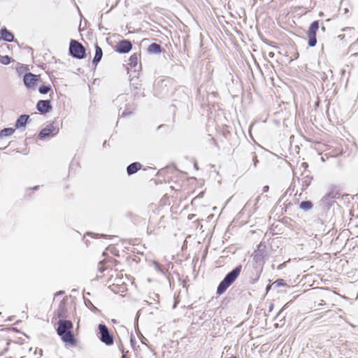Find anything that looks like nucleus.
Masks as SVG:
<instances>
[{
    "instance_id": "15",
    "label": "nucleus",
    "mask_w": 358,
    "mask_h": 358,
    "mask_svg": "<svg viewBox=\"0 0 358 358\" xmlns=\"http://www.w3.org/2000/svg\"><path fill=\"white\" fill-rule=\"evenodd\" d=\"M103 56V52L101 47H99L97 44L95 45V55L92 60V63L96 66L99 62L101 61Z\"/></svg>"
},
{
    "instance_id": "4",
    "label": "nucleus",
    "mask_w": 358,
    "mask_h": 358,
    "mask_svg": "<svg viewBox=\"0 0 358 358\" xmlns=\"http://www.w3.org/2000/svg\"><path fill=\"white\" fill-rule=\"evenodd\" d=\"M99 339L106 345H112L114 343L113 334L109 331L108 328L104 324H99L98 326Z\"/></svg>"
},
{
    "instance_id": "46",
    "label": "nucleus",
    "mask_w": 358,
    "mask_h": 358,
    "mask_svg": "<svg viewBox=\"0 0 358 358\" xmlns=\"http://www.w3.org/2000/svg\"><path fill=\"white\" fill-rule=\"evenodd\" d=\"M326 78H327V76H324V78H322V80H324Z\"/></svg>"
},
{
    "instance_id": "26",
    "label": "nucleus",
    "mask_w": 358,
    "mask_h": 358,
    "mask_svg": "<svg viewBox=\"0 0 358 358\" xmlns=\"http://www.w3.org/2000/svg\"><path fill=\"white\" fill-rule=\"evenodd\" d=\"M153 264H154V266H155V268L159 272H160L162 274H164V271L162 268V266L157 262L156 261H154L153 262Z\"/></svg>"
},
{
    "instance_id": "34",
    "label": "nucleus",
    "mask_w": 358,
    "mask_h": 358,
    "mask_svg": "<svg viewBox=\"0 0 358 358\" xmlns=\"http://www.w3.org/2000/svg\"><path fill=\"white\" fill-rule=\"evenodd\" d=\"M259 277V275L257 276V278H256L253 279V280L251 281V282H252V284L255 283V282L257 281V280H258Z\"/></svg>"
},
{
    "instance_id": "8",
    "label": "nucleus",
    "mask_w": 358,
    "mask_h": 358,
    "mask_svg": "<svg viewBox=\"0 0 358 358\" xmlns=\"http://www.w3.org/2000/svg\"><path fill=\"white\" fill-rule=\"evenodd\" d=\"M338 196V191L332 189L322 197V202L324 206H325L327 208H330L334 203V199Z\"/></svg>"
},
{
    "instance_id": "12",
    "label": "nucleus",
    "mask_w": 358,
    "mask_h": 358,
    "mask_svg": "<svg viewBox=\"0 0 358 358\" xmlns=\"http://www.w3.org/2000/svg\"><path fill=\"white\" fill-rule=\"evenodd\" d=\"M1 39L6 42H13L14 41L13 34L8 31L6 27H3L1 31Z\"/></svg>"
},
{
    "instance_id": "47",
    "label": "nucleus",
    "mask_w": 358,
    "mask_h": 358,
    "mask_svg": "<svg viewBox=\"0 0 358 358\" xmlns=\"http://www.w3.org/2000/svg\"><path fill=\"white\" fill-rule=\"evenodd\" d=\"M122 97H121V96H118V100L122 99Z\"/></svg>"
},
{
    "instance_id": "44",
    "label": "nucleus",
    "mask_w": 358,
    "mask_h": 358,
    "mask_svg": "<svg viewBox=\"0 0 358 358\" xmlns=\"http://www.w3.org/2000/svg\"><path fill=\"white\" fill-rule=\"evenodd\" d=\"M194 166H195V168H196V169H199V168H198V166H197V164H194Z\"/></svg>"
},
{
    "instance_id": "37",
    "label": "nucleus",
    "mask_w": 358,
    "mask_h": 358,
    "mask_svg": "<svg viewBox=\"0 0 358 358\" xmlns=\"http://www.w3.org/2000/svg\"><path fill=\"white\" fill-rule=\"evenodd\" d=\"M351 29H352L351 27H346V28L343 29V31H347V30H351Z\"/></svg>"
},
{
    "instance_id": "19",
    "label": "nucleus",
    "mask_w": 358,
    "mask_h": 358,
    "mask_svg": "<svg viewBox=\"0 0 358 358\" xmlns=\"http://www.w3.org/2000/svg\"><path fill=\"white\" fill-rule=\"evenodd\" d=\"M313 207V203L311 201L306 200L303 201L299 204V208L303 211H308Z\"/></svg>"
},
{
    "instance_id": "14",
    "label": "nucleus",
    "mask_w": 358,
    "mask_h": 358,
    "mask_svg": "<svg viewBox=\"0 0 358 358\" xmlns=\"http://www.w3.org/2000/svg\"><path fill=\"white\" fill-rule=\"evenodd\" d=\"M301 176V190L304 191L310 185L313 177L310 175H304V173H302Z\"/></svg>"
},
{
    "instance_id": "27",
    "label": "nucleus",
    "mask_w": 358,
    "mask_h": 358,
    "mask_svg": "<svg viewBox=\"0 0 358 358\" xmlns=\"http://www.w3.org/2000/svg\"><path fill=\"white\" fill-rule=\"evenodd\" d=\"M119 348L122 354V358H127L126 356V353H127L128 351H127V352L124 351V349L122 344L120 345H119Z\"/></svg>"
},
{
    "instance_id": "11",
    "label": "nucleus",
    "mask_w": 358,
    "mask_h": 358,
    "mask_svg": "<svg viewBox=\"0 0 358 358\" xmlns=\"http://www.w3.org/2000/svg\"><path fill=\"white\" fill-rule=\"evenodd\" d=\"M37 110L41 113L45 114L52 110V105L50 100H40L36 104Z\"/></svg>"
},
{
    "instance_id": "1",
    "label": "nucleus",
    "mask_w": 358,
    "mask_h": 358,
    "mask_svg": "<svg viewBox=\"0 0 358 358\" xmlns=\"http://www.w3.org/2000/svg\"><path fill=\"white\" fill-rule=\"evenodd\" d=\"M57 333L64 343H69L72 346L76 345V339L74 338L71 329L73 323L68 320H59L57 322Z\"/></svg>"
},
{
    "instance_id": "17",
    "label": "nucleus",
    "mask_w": 358,
    "mask_h": 358,
    "mask_svg": "<svg viewBox=\"0 0 358 358\" xmlns=\"http://www.w3.org/2000/svg\"><path fill=\"white\" fill-rule=\"evenodd\" d=\"M148 51L149 53L159 54L162 52V47L157 43H152L148 46Z\"/></svg>"
},
{
    "instance_id": "13",
    "label": "nucleus",
    "mask_w": 358,
    "mask_h": 358,
    "mask_svg": "<svg viewBox=\"0 0 358 358\" xmlns=\"http://www.w3.org/2000/svg\"><path fill=\"white\" fill-rule=\"evenodd\" d=\"M142 167V165L139 162H133L127 167V173L129 176L136 173Z\"/></svg>"
},
{
    "instance_id": "42",
    "label": "nucleus",
    "mask_w": 358,
    "mask_h": 358,
    "mask_svg": "<svg viewBox=\"0 0 358 358\" xmlns=\"http://www.w3.org/2000/svg\"><path fill=\"white\" fill-rule=\"evenodd\" d=\"M323 15H324V13H323L322 12H320V13H319V16H320V17H322V16H323Z\"/></svg>"
},
{
    "instance_id": "25",
    "label": "nucleus",
    "mask_w": 358,
    "mask_h": 358,
    "mask_svg": "<svg viewBox=\"0 0 358 358\" xmlns=\"http://www.w3.org/2000/svg\"><path fill=\"white\" fill-rule=\"evenodd\" d=\"M350 50L351 52H355V53L358 52V39L350 45Z\"/></svg>"
},
{
    "instance_id": "32",
    "label": "nucleus",
    "mask_w": 358,
    "mask_h": 358,
    "mask_svg": "<svg viewBox=\"0 0 358 358\" xmlns=\"http://www.w3.org/2000/svg\"><path fill=\"white\" fill-rule=\"evenodd\" d=\"M269 189V187L268 185H265L264 187H263V192H267Z\"/></svg>"
},
{
    "instance_id": "38",
    "label": "nucleus",
    "mask_w": 358,
    "mask_h": 358,
    "mask_svg": "<svg viewBox=\"0 0 358 358\" xmlns=\"http://www.w3.org/2000/svg\"><path fill=\"white\" fill-rule=\"evenodd\" d=\"M268 55H269V57H273V55H274V53H273V52H270V53L268 54Z\"/></svg>"
},
{
    "instance_id": "16",
    "label": "nucleus",
    "mask_w": 358,
    "mask_h": 358,
    "mask_svg": "<svg viewBox=\"0 0 358 358\" xmlns=\"http://www.w3.org/2000/svg\"><path fill=\"white\" fill-rule=\"evenodd\" d=\"M29 118V116L28 115H21L20 117L17 119L15 127V128L18 129L22 127H24Z\"/></svg>"
},
{
    "instance_id": "31",
    "label": "nucleus",
    "mask_w": 358,
    "mask_h": 358,
    "mask_svg": "<svg viewBox=\"0 0 358 358\" xmlns=\"http://www.w3.org/2000/svg\"><path fill=\"white\" fill-rule=\"evenodd\" d=\"M271 287H273V283L271 285H268L266 287V293L268 292V291L271 289Z\"/></svg>"
},
{
    "instance_id": "35",
    "label": "nucleus",
    "mask_w": 358,
    "mask_h": 358,
    "mask_svg": "<svg viewBox=\"0 0 358 358\" xmlns=\"http://www.w3.org/2000/svg\"><path fill=\"white\" fill-rule=\"evenodd\" d=\"M344 36H345L344 34H340V35H338V38L340 39H343L344 38Z\"/></svg>"
},
{
    "instance_id": "21",
    "label": "nucleus",
    "mask_w": 358,
    "mask_h": 358,
    "mask_svg": "<svg viewBox=\"0 0 358 358\" xmlns=\"http://www.w3.org/2000/svg\"><path fill=\"white\" fill-rule=\"evenodd\" d=\"M273 285L274 288H277L279 287L287 286V284H286L285 280L280 278V279H277L275 282H273Z\"/></svg>"
},
{
    "instance_id": "24",
    "label": "nucleus",
    "mask_w": 358,
    "mask_h": 358,
    "mask_svg": "<svg viewBox=\"0 0 358 358\" xmlns=\"http://www.w3.org/2000/svg\"><path fill=\"white\" fill-rule=\"evenodd\" d=\"M57 315L59 317H65V310H64V306L60 304L59 307L57 310Z\"/></svg>"
},
{
    "instance_id": "41",
    "label": "nucleus",
    "mask_w": 358,
    "mask_h": 358,
    "mask_svg": "<svg viewBox=\"0 0 358 358\" xmlns=\"http://www.w3.org/2000/svg\"><path fill=\"white\" fill-rule=\"evenodd\" d=\"M130 341L131 343H134V338L132 336H131Z\"/></svg>"
},
{
    "instance_id": "40",
    "label": "nucleus",
    "mask_w": 358,
    "mask_h": 358,
    "mask_svg": "<svg viewBox=\"0 0 358 358\" xmlns=\"http://www.w3.org/2000/svg\"><path fill=\"white\" fill-rule=\"evenodd\" d=\"M194 216V215H189V219H192Z\"/></svg>"
},
{
    "instance_id": "28",
    "label": "nucleus",
    "mask_w": 358,
    "mask_h": 358,
    "mask_svg": "<svg viewBox=\"0 0 358 358\" xmlns=\"http://www.w3.org/2000/svg\"><path fill=\"white\" fill-rule=\"evenodd\" d=\"M252 161H253L254 166L256 167L257 164L258 163L257 155H256V154L255 152H252Z\"/></svg>"
},
{
    "instance_id": "30",
    "label": "nucleus",
    "mask_w": 358,
    "mask_h": 358,
    "mask_svg": "<svg viewBox=\"0 0 358 358\" xmlns=\"http://www.w3.org/2000/svg\"><path fill=\"white\" fill-rule=\"evenodd\" d=\"M131 112L129 111V112H127L126 110H124L121 114H119V115H120L121 117H126L127 115L131 114Z\"/></svg>"
},
{
    "instance_id": "43",
    "label": "nucleus",
    "mask_w": 358,
    "mask_h": 358,
    "mask_svg": "<svg viewBox=\"0 0 358 358\" xmlns=\"http://www.w3.org/2000/svg\"><path fill=\"white\" fill-rule=\"evenodd\" d=\"M38 188V186L37 185V186H35L33 189H37Z\"/></svg>"
},
{
    "instance_id": "18",
    "label": "nucleus",
    "mask_w": 358,
    "mask_h": 358,
    "mask_svg": "<svg viewBox=\"0 0 358 358\" xmlns=\"http://www.w3.org/2000/svg\"><path fill=\"white\" fill-rule=\"evenodd\" d=\"M138 57L139 54L138 53H134L133 55H131V57H129L128 65L131 68H136V66L138 65Z\"/></svg>"
},
{
    "instance_id": "50",
    "label": "nucleus",
    "mask_w": 358,
    "mask_h": 358,
    "mask_svg": "<svg viewBox=\"0 0 358 358\" xmlns=\"http://www.w3.org/2000/svg\"><path fill=\"white\" fill-rule=\"evenodd\" d=\"M201 194V193H200L199 194H198L197 197L199 198L200 196V195Z\"/></svg>"
},
{
    "instance_id": "49",
    "label": "nucleus",
    "mask_w": 358,
    "mask_h": 358,
    "mask_svg": "<svg viewBox=\"0 0 358 358\" xmlns=\"http://www.w3.org/2000/svg\"><path fill=\"white\" fill-rule=\"evenodd\" d=\"M285 307H283L282 308H281L280 310V312L284 310Z\"/></svg>"
},
{
    "instance_id": "48",
    "label": "nucleus",
    "mask_w": 358,
    "mask_h": 358,
    "mask_svg": "<svg viewBox=\"0 0 358 358\" xmlns=\"http://www.w3.org/2000/svg\"><path fill=\"white\" fill-rule=\"evenodd\" d=\"M329 73H330L331 74H332V71H331V70H329Z\"/></svg>"
},
{
    "instance_id": "6",
    "label": "nucleus",
    "mask_w": 358,
    "mask_h": 358,
    "mask_svg": "<svg viewBox=\"0 0 358 358\" xmlns=\"http://www.w3.org/2000/svg\"><path fill=\"white\" fill-rule=\"evenodd\" d=\"M208 59V62L206 64V83L211 80V76L215 69V62L213 59L212 54H207L206 51L203 52V60Z\"/></svg>"
},
{
    "instance_id": "33",
    "label": "nucleus",
    "mask_w": 358,
    "mask_h": 358,
    "mask_svg": "<svg viewBox=\"0 0 358 358\" xmlns=\"http://www.w3.org/2000/svg\"><path fill=\"white\" fill-rule=\"evenodd\" d=\"M209 52H206L207 54H212L213 55V54H215L216 53V50H213V52H211V50H209ZM214 59V57H213V59Z\"/></svg>"
},
{
    "instance_id": "36",
    "label": "nucleus",
    "mask_w": 358,
    "mask_h": 358,
    "mask_svg": "<svg viewBox=\"0 0 358 358\" xmlns=\"http://www.w3.org/2000/svg\"><path fill=\"white\" fill-rule=\"evenodd\" d=\"M273 304H271L269 306V311L271 312L273 310Z\"/></svg>"
},
{
    "instance_id": "9",
    "label": "nucleus",
    "mask_w": 358,
    "mask_h": 358,
    "mask_svg": "<svg viewBox=\"0 0 358 358\" xmlns=\"http://www.w3.org/2000/svg\"><path fill=\"white\" fill-rule=\"evenodd\" d=\"M39 76L31 73H26L23 77L24 85L29 89H35L36 82L38 80Z\"/></svg>"
},
{
    "instance_id": "45",
    "label": "nucleus",
    "mask_w": 358,
    "mask_h": 358,
    "mask_svg": "<svg viewBox=\"0 0 358 358\" xmlns=\"http://www.w3.org/2000/svg\"><path fill=\"white\" fill-rule=\"evenodd\" d=\"M42 352H42V350H40V353H39V354H40V356H41V355H42Z\"/></svg>"
},
{
    "instance_id": "10",
    "label": "nucleus",
    "mask_w": 358,
    "mask_h": 358,
    "mask_svg": "<svg viewBox=\"0 0 358 358\" xmlns=\"http://www.w3.org/2000/svg\"><path fill=\"white\" fill-rule=\"evenodd\" d=\"M132 48V43L130 41L123 39L117 43L115 50L120 54L129 52Z\"/></svg>"
},
{
    "instance_id": "23",
    "label": "nucleus",
    "mask_w": 358,
    "mask_h": 358,
    "mask_svg": "<svg viewBox=\"0 0 358 358\" xmlns=\"http://www.w3.org/2000/svg\"><path fill=\"white\" fill-rule=\"evenodd\" d=\"M11 58L8 55L1 56L0 55V63L4 65H8L10 63Z\"/></svg>"
},
{
    "instance_id": "3",
    "label": "nucleus",
    "mask_w": 358,
    "mask_h": 358,
    "mask_svg": "<svg viewBox=\"0 0 358 358\" xmlns=\"http://www.w3.org/2000/svg\"><path fill=\"white\" fill-rule=\"evenodd\" d=\"M85 47L78 41L71 40L69 44V54L73 58L78 59H84L86 56Z\"/></svg>"
},
{
    "instance_id": "20",
    "label": "nucleus",
    "mask_w": 358,
    "mask_h": 358,
    "mask_svg": "<svg viewBox=\"0 0 358 358\" xmlns=\"http://www.w3.org/2000/svg\"><path fill=\"white\" fill-rule=\"evenodd\" d=\"M15 129L11 127L4 128L0 131V139L3 137L10 136L14 134Z\"/></svg>"
},
{
    "instance_id": "5",
    "label": "nucleus",
    "mask_w": 358,
    "mask_h": 358,
    "mask_svg": "<svg viewBox=\"0 0 358 358\" xmlns=\"http://www.w3.org/2000/svg\"><path fill=\"white\" fill-rule=\"evenodd\" d=\"M320 28V22L318 20L313 21L308 30V44L310 47H315L317 44V31Z\"/></svg>"
},
{
    "instance_id": "22",
    "label": "nucleus",
    "mask_w": 358,
    "mask_h": 358,
    "mask_svg": "<svg viewBox=\"0 0 358 358\" xmlns=\"http://www.w3.org/2000/svg\"><path fill=\"white\" fill-rule=\"evenodd\" d=\"M50 90H51L50 85H43L40 86L38 91L41 94H45L48 93Z\"/></svg>"
},
{
    "instance_id": "51",
    "label": "nucleus",
    "mask_w": 358,
    "mask_h": 358,
    "mask_svg": "<svg viewBox=\"0 0 358 358\" xmlns=\"http://www.w3.org/2000/svg\"><path fill=\"white\" fill-rule=\"evenodd\" d=\"M95 236H96V237H98L99 235V234H96Z\"/></svg>"
},
{
    "instance_id": "2",
    "label": "nucleus",
    "mask_w": 358,
    "mask_h": 358,
    "mask_svg": "<svg viewBox=\"0 0 358 358\" xmlns=\"http://www.w3.org/2000/svg\"><path fill=\"white\" fill-rule=\"evenodd\" d=\"M242 270V266L238 265L229 272L224 279L220 282L217 288V294H222L227 288L237 279Z\"/></svg>"
},
{
    "instance_id": "7",
    "label": "nucleus",
    "mask_w": 358,
    "mask_h": 358,
    "mask_svg": "<svg viewBox=\"0 0 358 358\" xmlns=\"http://www.w3.org/2000/svg\"><path fill=\"white\" fill-rule=\"evenodd\" d=\"M59 132V127L55 124V122L48 124L45 128H43L39 133L38 136L41 138H43L45 137H48L50 136H54Z\"/></svg>"
},
{
    "instance_id": "29",
    "label": "nucleus",
    "mask_w": 358,
    "mask_h": 358,
    "mask_svg": "<svg viewBox=\"0 0 358 358\" xmlns=\"http://www.w3.org/2000/svg\"><path fill=\"white\" fill-rule=\"evenodd\" d=\"M103 262H100L99 263V266L98 267V270L99 272L102 273L105 271V268L102 266V264H103Z\"/></svg>"
},
{
    "instance_id": "39",
    "label": "nucleus",
    "mask_w": 358,
    "mask_h": 358,
    "mask_svg": "<svg viewBox=\"0 0 358 358\" xmlns=\"http://www.w3.org/2000/svg\"><path fill=\"white\" fill-rule=\"evenodd\" d=\"M321 29H322V31L324 32L326 29H325V27L324 26H322Z\"/></svg>"
}]
</instances>
